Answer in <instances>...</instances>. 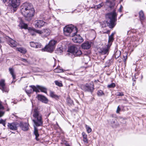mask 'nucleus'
<instances>
[{"label": "nucleus", "instance_id": "obj_1", "mask_svg": "<svg viewBox=\"0 0 146 146\" xmlns=\"http://www.w3.org/2000/svg\"><path fill=\"white\" fill-rule=\"evenodd\" d=\"M21 12L22 14L26 18V20L28 21L31 20V17L33 16L35 11L33 5L28 3H25L21 7Z\"/></svg>", "mask_w": 146, "mask_h": 146}, {"label": "nucleus", "instance_id": "obj_2", "mask_svg": "<svg viewBox=\"0 0 146 146\" xmlns=\"http://www.w3.org/2000/svg\"><path fill=\"white\" fill-rule=\"evenodd\" d=\"M33 117L32 121L34 123V125L37 127L41 126L42 125V115L40 112L36 108L33 109L31 112Z\"/></svg>", "mask_w": 146, "mask_h": 146}, {"label": "nucleus", "instance_id": "obj_3", "mask_svg": "<svg viewBox=\"0 0 146 146\" xmlns=\"http://www.w3.org/2000/svg\"><path fill=\"white\" fill-rule=\"evenodd\" d=\"M63 31L65 35L73 37L77 33L78 29L71 25L66 26L63 29Z\"/></svg>", "mask_w": 146, "mask_h": 146}, {"label": "nucleus", "instance_id": "obj_4", "mask_svg": "<svg viewBox=\"0 0 146 146\" xmlns=\"http://www.w3.org/2000/svg\"><path fill=\"white\" fill-rule=\"evenodd\" d=\"M36 92H39V90L41 92L46 93V88L42 86L37 85L36 86H30L29 87H26L25 90L26 93L29 95L32 92V91Z\"/></svg>", "mask_w": 146, "mask_h": 146}, {"label": "nucleus", "instance_id": "obj_5", "mask_svg": "<svg viewBox=\"0 0 146 146\" xmlns=\"http://www.w3.org/2000/svg\"><path fill=\"white\" fill-rule=\"evenodd\" d=\"M116 10L114 9L113 12L109 13L107 15V17L110 19V24L112 28L115 26L114 22L116 20L117 14L115 12Z\"/></svg>", "mask_w": 146, "mask_h": 146}, {"label": "nucleus", "instance_id": "obj_6", "mask_svg": "<svg viewBox=\"0 0 146 146\" xmlns=\"http://www.w3.org/2000/svg\"><path fill=\"white\" fill-rule=\"evenodd\" d=\"M68 52L72 53L75 56H77L82 54V52L78 48L76 45H73L68 48Z\"/></svg>", "mask_w": 146, "mask_h": 146}, {"label": "nucleus", "instance_id": "obj_7", "mask_svg": "<svg viewBox=\"0 0 146 146\" xmlns=\"http://www.w3.org/2000/svg\"><path fill=\"white\" fill-rule=\"evenodd\" d=\"M72 40L74 42L78 43H81L84 40L83 39L80 35H76V34L73 36Z\"/></svg>", "mask_w": 146, "mask_h": 146}, {"label": "nucleus", "instance_id": "obj_8", "mask_svg": "<svg viewBox=\"0 0 146 146\" xmlns=\"http://www.w3.org/2000/svg\"><path fill=\"white\" fill-rule=\"evenodd\" d=\"M10 4L13 8H16L20 4V0H9Z\"/></svg>", "mask_w": 146, "mask_h": 146}, {"label": "nucleus", "instance_id": "obj_9", "mask_svg": "<svg viewBox=\"0 0 146 146\" xmlns=\"http://www.w3.org/2000/svg\"><path fill=\"white\" fill-rule=\"evenodd\" d=\"M84 90L86 91L92 92L94 89V85L93 83L86 84L84 86Z\"/></svg>", "mask_w": 146, "mask_h": 146}, {"label": "nucleus", "instance_id": "obj_10", "mask_svg": "<svg viewBox=\"0 0 146 146\" xmlns=\"http://www.w3.org/2000/svg\"><path fill=\"white\" fill-rule=\"evenodd\" d=\"M19 125L16 123H8L7 126L8 128L11 130L17 129Z\"/></svg>", "mask_w": 146, "mask_h": 146}, {"label": "nucleus", "instance_id": "obj_11", "mask_svg": "<svg viewBox=\"0 0 146 146\" xmlns=\"http://www.w3.org/2000/svg\"><path fill=\"white\" fill-rule=\"evenodd\" d=\"M35 27L40 28L44 26L45 23L42 20H37L35 21Z\"/></svg>", "mask_w": 146, "mask_h": 146}, {"label": "nucleus", "instance_id": "obj_12", "mask_svg": "<svg viewBox=\"0 0 146 146\" xmlns=\"http://www.w3.org/2000/svg\"><path fill=\"white\" fill-rule=\"evenodd\" d=\"M20 126L22 129L24 131H26L29 129V124L27 123H21L20 124Z\"/></svg>", "mask_w": 146, "mask_h": 146}, {"label": "nucleus", "instance_id": "obj_13", "mask_svg": "<svg viewBox=\"0 0 146 146\" xmlns=\"http://www.w3.org/2000/svg\"><path fill=\"white\" fill-rule=\"evenodd\" d=\"M42 36L46 37L50 35V30L48 29H45L42 30Z\"/></svg>", "mask_w": 146, "mask_h": 146}, {"label": "nucleus", "instance_id": "obj_14", "mask_svg": "<svg viewBox=\"0 0 146 146\" xmlns=\"http://www.w3.org/2000/svg\"><path fill=\"white\" fill-rule=\"evenodd\" d=\"M38 99L45 103H47L48 102V100L44 96L41 95H38Z\"/></svg>", "mask_w": 146, "mask_h": 146}, {"label": "nucleus", "instance_id": "obj_15", "mask_svg": "<svg viewBox=\"0 0 146 146\" xmlns=\"http://www.w3.org/2000/svg\"><path fill=\"white\" fill-rule=\"evenodd\" d=\"M30 45L31 46L36 48H41L42 45L40 43L36 42H30Z\"/></svg>", "mask_w": 146, "mask_h": 146}, {"label": "nucleus", "instance_id": "obj_16", "mask_svg": "<svg viewBox=\"0 0 146 146\" xmlns=\"http://www.w3.org/2000/svg\"><path fill=\"white\" fill-rule=\"evenodd\" d=\"M91 44L88 42H85L82 44L81 47L84 49H88L91 47Z\"/></svg>", "mask_w": 146, "mask_h": 146}, {"label": "nucleus", "instance_id": "obj_17", "mask_svg": "<svg viewBox=\"0 0 146 146\" xmlns=\"http://www.w3.org/2000/svg\"><path fill=\"white\" fill-rule=\"evenodd\" d=\"M110 47H108V45H107L106 48H102L100 49L99 52L103 54H105L108 53V50Z\"/></svg>", "mask_w": 146, "mask_h": 146}, {"label": "nucleus", "instance_id": "obj_18", "mask_svg": "<svg viewBox=\"0 0 146 146\" xmlns=\"http://www.w3.org/2000/svg\"><path fill=\"white\" fill-rule=\"evenodd\" d=\"M48 44L45 47L44 49H43L42 50H44V51L51 52L52 51L54 48V47Z\"/></svg>", "mask_w": 146, "mask_h": 146}, {"label": "nucleus", "instance_id": "obj_19", "mask_svg": "<svg viewBox=\"0 0 146 146\" xmlns=\"http://www.w3.org/2000/svg\"><path fill=\"white\" fill-rule=\"evenodd\" d=\"M8 43L12 47H16L17 46L16 42L11 39H9L8 41Z\"/></svg>", "mask_w": 146, "mask_h": 146}, {"label": "nucleus", "instance_id": "obj_20", "mask_svg": "<svg viewBox=\"0 0 146 146\" xmlns=\"http://www.w3.org/2000/svg\"><path fill=\"white\" fill-rule=\"evenodd\" d=\"M5 109L4 107L1 104V102H0V117L3 116L5 114V111H4Z\"/></svg>", "mask_w": 146, "mask_h": 146}, {"label": "nucleus", "instance_id": "obj_21", "mask_svg": "<svg viewBox=\"0 0 146 146\" xmlns=\"http://www.w3.org/2000/svg\"><path fill=\"white\" fill-rule=\"evenodd\" d=\"M33 125L34 128V133L36 137L35 138L36 140L38 141L39 140L38 137L39 136V135L38 133V129L36 127H37L35 125Z\"/></svg>", "mask_w": 146, "mask_h": 146}, {"label": "nucleus", "instance_id": "obj_22", "mask_svg": "<svg viewBox=\"0 0 146 146\" xmlns=\"http://www.w3.org/2000/svg\"><path fill=\"white\" fill-rule=\"evenodd\" d=\"M33 125L34 128V133L36 137L35 138L36 140L38 141L39 140L38 137L39 136V135L38 133V129L36 127H37L35 125Z\"/></svg>", "mask_w": 146, "mask_h": 146}, {"label": "nucleus", "instance_id": "obj_23", "mask_svg": "<svg viewBox=\"0 0 146 146\" xmlns=\"http://www.w3.org/2000/svg\"><path fill=\"white\" fill-rule=\"evenodd\" d=\"M106 3L107 5L109 6L111 9H113L115 5V3L113 2H111L109 0L106 1Z\"/></svg>", "mask_w": 146, "mask_h": 146}, {"label": "nucleus", "instance_id": "obj_24", "mask_svg": "<svg viewBox=\"0 0 146 146\" xmlns=\"http://www.w3.org/2000/svg\"><path fill=\"white\" fill-rule=\"evenodd\" d=\"M16 50L23 54H25L27 52L26 49L25 48L23 47L17 48H16Z\"/></svg>", "mask_w": 146, "mask_h": 146}, {"label": "nucleus", "instance_id": "obj_25", "mask_svg": "<svg viewBox=\"0 0 146 146\" xmlns=\"http://www.w3.org/2000/svg\"><path fill=\"white\" fill-rule=\"evenodd\" d=\"M82 135L83 137V141L85 143H88V141L87 139V135L84 133L83 132L82 133Z\"/></svg>", "mask_w": 146, "mask_h": 146}, {"label": "nucleus", "instance_id": "obj_26", "mask_svg": "<svg viewBox=\"0 0 146 146\" xmlns=\"http://www.w3.org/2000/svg\"><path fill=\"white\" fill-rule=\"evenodd\" d=\"M139 17L141 21L145 19V16L143 11L141 10L139 12Z\"/></svg>", "mask_w": 146, "mask_h": 146}, {"label": "nucleus", "instance_id": "obj_27", "mask_svg": "<svg viewBox=\"0 0 146 146\" xmlns=\"http://www.w3.org/2000/svg\"><path fill=\"white\" fill-rule=\"evenodd\" d=\"M5 80H1L0 81V86L2 87V90L3 91H5Z\"/></svg>", "mask_w": 146, "mask_h": 146}, {"label": "nucleus", "instance_id": "obj_28", "mask_svg": "<svg viewBox=\"0 0 146 146\" xmlns=\"http://www.w3.org/2000/svg\"><path fill=\"white\" fill-rule=\"evenodd\" d=\"M114 39L113 37L109 36V40L108 41V47H110L112 44V42H113Z\"/></svg>", "mask_w": 146, "mask_h": 146}, {"label": "nucleus", "instance_id": "obj_29", "mask_svg": "<svg viewBox=\"0 0 146 146\" xmlns=\"http://www.w3.org/2000/svg\"><path fill=\"white\" fill-rule=\"evenodd\" d=\"M50 96L52 98L56 99L59 98V96L52 91H50Z\"/></svg>", "mask_w": 146, "mask_h": 146}, {"label": "nucleus", "instance_id": "obj_30", "mask_svg": "<svg viewBox=\"0 0 146 146\" xmlns=\"http://www.w3.org/2000/svg\"><path fill=\"white\" fill-rule=\"evenodd\" d=\"M9 71L11 75L13 80L16 78L15 75L14 74V69L12 68H9Z\"/></svg>", "mask_w": 146, "mask_h": 146}, {"label": "nucleus", "instance_id": "obj_31", "mask_svg": "<svg viewBox=\"0 0 146 146\" xmlns=\"http://www.w3.org/2000/svg\"><path fill=\"white\" fill-rule=\"evenodd\" d=\"M56 43V41L55 40H52L50 41L48 45H50L52 47H54V48L55 47V45Z\"/></svg>", "mask_w": 146, "mask_h": 146}, {"label": "nucleus", "instance_id": "obj_32", "mask_svg": "<svg viewBox=\"0 0 146 146\" xmlns=\"http://www.w3.org/2000/svg\"><path fill=\"white\" fill-rule=\"evenodd\" d=\"M55 52L57 54H60L62 52V48L59 47L57 48L55 51Z\"/></svg>", "mask_w": 146, "mask_h": 146}, {"label": "nucleus", "instance_id": "obj_33", "mask_svg": "<svg viewBox=\"0 0 146 146\" xmlns=\"http://www.w3.org/2000/svg\"><path fill=\"white\" fill-rule=\"evenodd\" d=\"M54 72L56 73H60L63 72V70L62 69L57 68L54 70Z\"/></svg>", "mask_w": 146, "mask_h": 146}, {"label": "nucleus", "instance_id": "obj_34", "mask_svg": "<svg viewBox=\"0 0 146 146\" xmlns=\"http://www.w3.org/2000/svg\"><path fill=\"white\" fill-rule=\"evenodd\" d=\"M104 5V3H101L98 5H95L94 7L95 9H99L102 7Z\"/></svg>", "mask_w": 146, "mask_h": 146}, {"label": "nucleus", "instance_id": "obj_35", "mask_svg": "<svg viewBox=\"0 0 146 146\" xmlns=\"http://www.w3.org/2000/svg\"><path fill=\"white\" fill-rule=\"evenodd\" d=\"M33 31L35 33H37L39 34L40 35H41L42 36V30L41 31L34 29H33Z\"/></svg>", "mask_w": 146, "mask_h": 146}, {"label": "nucleus", "instance_id": "obj_36", "mask_svg": "<svg viewBox=\"0 0 146 146\" xmlns=\"http://www.w3.org/2000/svg\"><path fill=\"white\" fill-rule=\"evenodd\" d=\"M97 94L99 96H102L104 95L103 91L101 90H98L97 92Z\"/></svg>", "mask_w": 146, "mask_h": 146}, {"label": "nucleus", "instance_id": "obj_37", "mask_svg": "<svg viewBox=\"0 0 146 146\" xmlns=\"http://www.w3.org/2000/svg\"><path fill=\"white\" fill-rule=\"evenodd\" d=\"M86 127L87 131L88 133H89L91 132L92 130L90 127L86 125Z\"/></svg>", "mask_w": 146, "mask_h": 146}, {"label": "nucleus", "instance_id": "obj_38", "mask_svg": "<svg viewBox=\"0 0 146 146\" xmlns=\"http://www.w3.org/2000/svg\"><path fill=\"white\" fill-rule=\"evenodd\" d=\"M54 82L56 85L59 87H62L63 86L61 82H59L58 81H55Z\"/></svg>", "mask_w": 146, "mask_h": 146}, {"label": "nucleus", "instance_id": "obj_39", "mask_svg": "<svg viewBox=\"0 0 146 146\" xmlns=\"http://www.w3.org/2000/svg\"><path fill=\"white\" fill-rule=\"evenodd\" d=\"M66 102L69 105L71 104L73 102V101L69 98L66 99Z\"/></svg>", "mask_w": 146, "mask_h": 146}, {"label": "nucleus", "instance_id": "obj_40", "mask_svg": "<svg viewBox=\"0 0 146 146\" xmlns=\"http://www.w3.org/2000/svg\"><path fill=\"white\" fill-rule=\"evenodd\" d=\"M22 28L27 29V24L23 23L22 24H20Z\"/></svg>", "mask_w": 146, "mask_h": 146}, {"label": "nucleus", "instance_id": "obj_41", "mask_svg": "<svg viewBox=\"0 0 146 146\" xmlns=\"http://www.w3.org/2000/svg\"><path fill=\"white\" fill-rule=\"evenodd\" d=\"M115 85L114 83H112L111 84L108 85L107 86L109 88H113L115 87Z\"/></svg>", "mask_w": 146, "mask_h": 146}, {"label": "nucleus", "instance_id": "obj_42", "mask_svg": "<svg viewBox=\"0 0 146 146\" xmlns=\"http://www.w3.org/2000/svg\"><path fill=\"white\" fill-rule=\"evenodd\" d=\"M121 52L119 51H117L115 54V58H118L120 55Z\"/></svg>", "mask_w": 146, "mask_h": 146}, {"label": "nucleus", "instance_id": "obj_43", "mask_svg": "<svg viewBox=\"0 0 146 146\" xmlns=\"http://www.w3.org/2000/svg\"><path fill=\"white\" fill-rule=\"evenodd\" d=\"M0 124H2L4 126H5L6 122L5 120H3L2 119H1L0 120Z\"/></svg>", "mask_w": 146, "mask_h": 146}, {"label": "nucleus", "instance_id": "obj_44", "mask_svg": "<svg viewBox=\"0 0 146 146\" xmlns=\"http://www.w3.org/2000/svg\"><path fill=\"white\" fill-rule=\"evenodd\" d=\"M124 94L122 92H117V95L118 96H123Z\"/></svg>", "mask_w": 146, "mask_h": 146}, {"label": "nucleus", "instance_id": "obj_45", "mask_svg": "<svg viewBox=\"0 0 146 146\" xmlns=\"http://www.w3.org/2000/svg\"><path fill=\"white\" fill-rule=\"evenodd\" d=\"M123 9V6H122V5H121L120 7L118 10V11L120 12H121V11H122V9Z\"/></svg>", "mask_w": 146, "mask_h": 146}, {"label": "nucleus", "instance_id": "obj_46", "mask_svg": "<svg viewBox=\"0 0 146 146\" xmlns=\"http://www.w3.org/2000/svg\"><path fill=\"white\" fill-rule=\"evenodd\" d=\"M20 60L21 61H22L25 62H27L26 59H24V58H21Z\"/></svg>", "mask_w": 146, "mask_h": 146}, {"label": "nucleus", "instance_id": "obj_47", "mask_svg": "<svg viewBox=\"0 0 146 146\" xmlns=\"http://www.w3.org/2000/svg\"><path fill=\"white\" fill-rule=\"evenodd\" d=\"M120 108L119 106H118V107L117 108L116 112L117 113H119V111H120Z\"/></svg>", "mask_w": 146, "mask_h": 146}, {"label": "nucleus", "instance_id": "obj_48", "mask_svg": "<svg viewBox=\"0 0 146 146\" xmlns=\"http://www.w3.org/2000/svg\"><path fill=\"white\" fill-rule=\"evenodd\" d=\"M115 33H112L110 35V36H112L113 37V35H114Z\"/></svg>", "mask_w": 146, "mask_h": 146}, {"label": "nucleus", "instance_id": "obj_49", "mask_svg": "<svg viewBox=\"0 0 146 146\" xmlns=\"http://www.w3.org/2000/svg\"><path fill=\"white\" fill-rule=\"evenodd\" d=\"M31 34L32 36H35L36 35L35 33H31Z\"/></svg>", "mask_w": 146, "mask_h": 146}, {"label": "nucleus", "instance_id": "obj_50", "mask_svg": "<svg viewBox=\"0 0 146 146\" xmlns=\"http://www.w3.org/2000/svg\"><path fill=\"white\" fill-rule=\"evenodd\" d=\"M3 1V2L5 3V2H6L7 1V0H2Z\"/></svg>", "mask_w": 146, "mask_h": 146}, {"label": "nucleus", "instance_id": "obj_51", "mask_svg": "<svg viewBox=\"0 0 146 146\" xmlns=\"http://www.w3.org/2000/svg\"><path fill=\"white\" fill-rule=\"evenodd\" d=\"M115 123V121H113L111 123Z\"/></svg>", "mask_w": 146, "mask_h": 146}, {"label": "nucleus", "instance_id": "obj_52", "mask_svg": "<svg viewBox=\"0 0 146 146\" xmlns=\"http://www.w3.org/2000/svg\"><path fill=\"white\" fill-rule=\"evenodd\" d=\"M15 81H14V80H13V81H12V82L11 83H13V82H15Z\"/></svg>", "mask_w": 146, "mask_h": 146}, {"label": "nucleus", "instance_id": "obj_53", "mask_svg": "<svg viewBox=\"0 0 146 146\" xmlns=\"http://www.w3.org/2000/svg\"><path fill=\"white\" fill-rule=\"evenodd\" d=\"M66 146H70L68 144H67L66 145Z\"/></svg>", "mask_w": 146, "mask_h": 146}, {"label": "nucleus", "instance_id": "obj_54", "mask_svg": "<svg viewBox=\"0 0 146 146\" xmlns=\"http://www.w3.org/2000/svg\"><path fill=\"white\" fill-rule=\"evenodd\" d=\"M9 108H8V109H7V111H9Z\"/></svg>", "mask_w": 146, "mask_h": 146}, {"label": "nucleus", "instance_id": "obj_55", "mask_svg": "<svg viewBox=\"0 0 146 146\" xmlns=\"http://www.w3.org/2000/svg\"><path fill=\"white\" fill-rule=\"evenodd\" d=\"M123 0H121V1H122Z\"/></svg>", "mask_w": 146, "mask_h": 146}]
</instances>
